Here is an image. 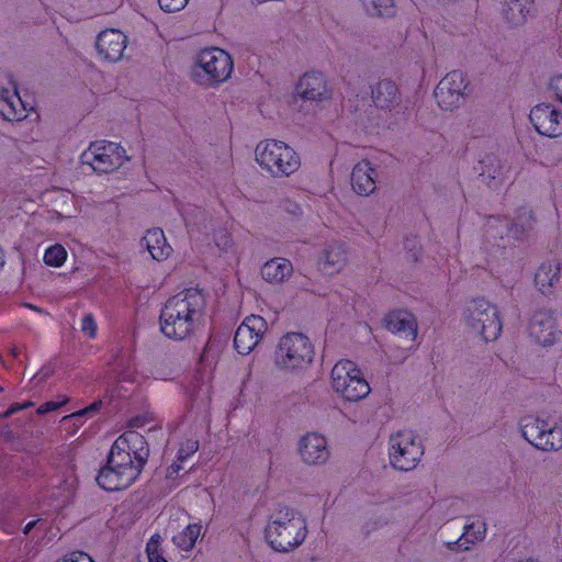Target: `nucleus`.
Instances as JSON below:
<instances>
[{
	"mask_svg": "<svg viewBox=\"0 0 562 562\" xmlns=\"http://www.w3.org/2000/svg\"><path fill=\"white\" fill-rule=\"evenodd\" d=\"M148 456L145 437L135 430L125 431L112 445L106 465L97 476L98 484L106 491L130 487L138 480Z\"/></svg>",
	"mask_w": 562,
	"mask_h": 562,
	"instance_id": "1",
	"label": "nucleus"
},
{
	"mask_svg": "<svg viewBox=\"0 0 562 562\" xmlns=\"http://www.w3.org/2000/svg\"><path fill=\"white\" fill-rule=\"evenodd\" d=\"M205 299L198 289H186L171 296L160 311V330L173 340H183L200 327Z\"/></svg>",
	"mask_w": 562,
	"mask_h": 562,
	"instance_id": "2",
	"label": "nucleus"
},
{
	"mask_svg": "<svg viewBox=\"0 0 562 562\" xmlns=\"http://www.w3.org/2000/svg\"><path fill=\"white\" fill-rule=\"evenodd\" d=\"M307 532L304 516L290 507H281L273 512L265 528V537L269 546L282 553L299 548L305 541Z\"/></svg>",
	"mask_w": 562,
	"mask_h": 562,
	"instance_id": "3",
	"label": "nucleus"
},
{
	"mask_svg": "<svg viewBox=\"0 0 562 562\" xmlns=\"http://www.w3.org/2000/svg\"><path fill=\"white\" fill-rule=\"evenodd\" d=\"M234 70L232 55L223 48L210 46L193 57L190 79L203 89H215L228 81Z\"/></svg>",
	"mask_w": 562,
	"mask_h": 562,
	"instance_id": "4",
	"label": "nucleus"
},
{
	"mask_svg": "<svg viewBox=\"0 0 562 562\" xmlns=\"http://www.w3.org/2000/svg\"><path fill=\"white\" fill-rule=\"evenodd\" d=\"M255 160L272 178L291 177L302 165L300 154L292 146L273 138L257 144Z\"/></svg>",
	"mask_w": 562,
	"mask_h": 562,
	"instance_id": "5",
	"label": "nucleus"
},
{
	"mask_svg": "<svg viewBox=\"0 0 562 562\" xmlns=\"http://www.w3.org/2000/svg\"><path fill=\"white\" fill-rule=\"evenodd\" d=\"M314 358V346L302 333L281 336L273 352L274 368L285 374H296L307 368Z\"/></svg>",
	"mask_w": 562,
	"mask_h": 562,
	"instance_id": "6",
	"label": "nucleus"
},
{
	"mask_svg": "<svg viewBox=\"0 0 562 562\" xmlns=\"http://www.w3.org/2000/svg\"><path fill=\"white\" fill-rule=\"evenodd\" d=\"M462 321L470 333L484 341L496 340L502 333V321L496 305L477 297L468 303Z\"/></svg>",
	"mask_w": 562,
	"mask_h": 562,
	"instance_id": "7",
	"label": "nucleus"
},
{
	"mask_svg": "<svg viewBox=\"0 0 562 562\" xmlns=\"http://www.w3.org/2000/svg\"><path fill=\"white\" fill-rule=\"evenodd\" d=\"M330 384L339 396L349 402L363 400L371 392L361 369L348 359H341L335 363L330 371Z\"/></svg>",
	"mask_w": 562,
	"mask_h": 562,
	"instance_id": "8",
	"label": "nucleus"
},
{
	"mask_svg": "<svg viewBox=\"0 0 562 562\" xmlns=\"http://www.w3.org/2000/svg\"><path fill=\"white\" fill-rule=\"evenodd\" d=\"M519 429L522 438L539 450L551 452L562 449V424L527 415L520 419Z\"/></svg>",
	"mask_w": 562,
	"mask_h": 562,
	"instance_id": "9",
	"label": "nucleus"
},
{
	"mask_svg": "<svg viewBox=\"0 0 562 562\" xmlns=\"http://www.w3.org/2000/svg\"><path fill=\"white\" fill-rule=\"evenodd\" d=\"M387 445L390 463L400 471L415 469L424 456L420 439L411 430H401L391 435Z\"/></svg>",
	"mask_w": 562,
	"mask_h": 562,
	"instance_id": "10",
	"label": "nucleus"
},
{
	"mask_svg": "<svg viewBox=\"0 0 562 562\" xmlns=\"http://www.w3.org/2000/svg\"><path fill=\"white\" fill-rule=\"evenodd\" d=\"M80 160L94 172L109 173L121 168L130 158L126 155V150L120 144L109 140H95L82 151Z\"/></svg>",
	"mask_w": 562,
	"mask_h": 562,
	"instance_id": "11",
	"label": "nucleus"
},
{
	"mask_svg": "<svg viewBox=\"0 0 562 562\" xmlns=\"http://www.w3.org/2000/svg\"><path fill=\"white\" fill-rule=\"evenodd\" d=\"M467 76L460 70L448 72L436 86L435 98L443 111L459 109L465 100L468 90Z\"/></svg>",
	"mask_w": 562,
	"mask_h": 562,
	"instance_id": "12",
	"label": "nucleus"
},
{
	"mask_svg": "<svg viewBox=\"0 0 562 562\" xmlns=\"http://www.w3.org/2000/svg\"><path fill=\"white\" fill-rule=\"evenodd\" d=\"M560 318V315L550 308L536 311L529 323L530 336L541 346L554 345L562 337Z\"/></svg>",
	"mask_w": 562,
	"mask_h": 562,
	"instance_id": "13",
	"label": "nucleus"
},
{
	"mask_svg": "<svg viewBox=\"0 0 562 562\" xmlns=\"http://www.w3.org/2000/svg\"><path fill=\"white\" fill-rule=\"evenodd\" d=\"M349 262V246L339 239L323 244L316 257V267L325 276H336L344 271Z\"/></svg>",
	"mask_w": 562,
	"mask_h": 562,
	"instance_id": "14",
	"label": "nucleus"
},
{
	"mask_svg": "<svg viewBox=\"0 0 562 562\" xmlns=\"http://www.w3.org/2000/svg\"><path fill=\"white\" fill-rule=\"evenodd\" d=\"M267 330L268 324L263 317L254 314L247 316L235 331V349L240 355H249L261 341Z\"/></svg>",
	"mask_w": 562,
	"mask_h": 562,
	"instance_id": "15",
	"label": "nucleus"
},
{
	"mask_svg": "<svg viewBox=\"0 0 562 562\" xmlns=\"http://www.w3.org/2000/svg\"><path fill=\"white\" fill-rule=\"evenodd\" d=\"M529 120L536 132L544 137L562 136V110L551 103H539L529 113Z\"/></svg>",
	"mask_w": 562,
	"mask_h": 562,
	"instance_id": "16",
	"label": "nucleus"
},
{
	"mask_svg": "<svg viewBox=\"0 0 562 562\" xmlns=\"http://www.w3.org/2000/svg\"><path fill=\"white\" fill-rule=\"evenodd\" d=\"M300 460L306 465H323L330 458L327 438L319 432H307L297 441Z\"/></svg>",
	"mask_w": 562,
	"mask_h": 562,
	"instance_id": "17",
	"label": "nucleus"
},
{
	"mask_svg": "<svg viewBox=\"0 0 562 562\" xmlns=\"http://www.w3.org/2000/svg\"><path fill=\"white\" fill-rule=\"evenodd\" d=\"M294 95L304 101L318 103L331 98V89L322 72L308 71L299 79Z\"/></svg>",
	"mask_w": 562,
	"mask_h": 562,
	"instance_id": "18",
	"label": "nucleus"
},
{
	"mask_svg": "<svg viewBox=\"0 0 562 562\" xmlns=\"http://www.w3.org/2000/svg\"><path fill=\"white\" fill-rule=\"evenodd\" d=\"M128 43L127 36L120 30L106 29L99 33L95 48L100 59L116 63L122 59Z\"/></svg>",
	"mask_w": 562,
	"mask_h": 562,
	"instance_id": "19",
	"label": "nucleus"
},
{
	"mask_svg": "<svg viewBox=\"0 0 562 562\" xmlns=\"http://www.w3.org/2000/svg\"><path fill=\"white\" fill-rule=\"evenodd\" d=\"M378 170L373 164L367 159L358 161L350 175V183L353 191L362 196H369L376 190Z\"/></svg>",
	"mask_w": 562,
	"mask_h": 562,
	"instance_id": "20",
	"label": "nucleus"
},
{
	"mask_svg": "<svg viewBox=\"0 0 562 562\" xmlns=\"http://www.w3.org/2000/svg\"><path fill=\"white\" fill-rule=\"evenodd\" d=\"M371 99L376 109L393 112L402 101L397 85L391 79H382L371 88Z\"/></svg>",
	"mask_w": 562,
	"mask_h": 562,
	"instance_id": "21",
	"label": "nucleus"
},
{
	"mask_svg": "<svg viewBox=\"0 0 562 562\" xmlns=\"http://www.w3.org/2000/svg\"><path fill=\"white\" fill-rule=\"evenodd\" d=\"M385 327L389 331L409 340H415L417 337L418 325L416 317L405 310L394 311L387 314L385 317Z\"/></svg>",
	"mask_w": 562,
	"mask_h": 562,
	"instance_id": "22",
	"label": "nucleus"
},
{
	"mask_svg": "<svg viewBox=\"0 0 562 562\" xmlns=\"http://www.w3.org/2000/svg\"><path fill=\"white\" fill-rule=\"evenodd\" d=\"M0 115L8 121H21L26 116V109L14 85L0 90Z\"/></svg>",
	"mask_w": 562,
	"mask_h": 562,
	"instance_id": "23",
	"label": "nucleus"
},
{
	"mask_svg": "<svg viewBox=\"0 0 562 562\" xmlns=\"http://www.w3.org/2000/svg\"><path fill=\"white\" fill-rule=\"evenodd\" d=\"M293 274L292 262L283 257H274L261 267V277L270 284H282Z\"/></svg>",
	"mask_w": 562,
	"mask_h": 562,
	"instance_id": "24",
	"label": "nucleus"
},
{
	"mask_svg": "<svg viewBox=\"0 0 562 562\" xmlns=\"http://www.w3.org/2000/svg\"><path fill=\"white\" fill-rule=\"evenodd\" d=\"M560 263L547 261L539 266L535 273V286L543 295H551L560 281Z\"/></svg>",
	"mask_w": 562,
	"mask_h": 562,
	"instance_id": "25",
	"label": "nucleus"
},
{
	"mask_svg": "<svg viewBox=\"0 0 562 562\" xmlns=\"http://www.w3.org/2000/svg\"><path fill=\"white\" fill-rule=\"evenodd\" d=\"M151 258L161 261L172 252L171 246L167 243L164 231L160 228L148 229L142 239Z\"/></svg>",
	"mask_w": 562,
	"mask_h": 562,
	"instance_id": "26",
	"label": "nucleus"
},
{
	"mask_svg": "<svg viewBox=\"0 0 562 562\" xmlns=\"http://www.w3.org/2000/svg\"><path fill=\"white\" fill-rule=\"evenodd\" d=\"M481 164L482 170L480 175L490 187L495 188L506 180L508 168L497 157L486 156Z\"/></svg>",
	"mask_w": 562,
	"mask_h": 562,
	"instance_id": "27",
	"label": "nucleus"
},
{
	"mask_svg": "<svg viewBox=\"0 0 562 562\" xmlns=\"http://www.w3.org/2000/svg\"><path fill=\"white\" fill-rule=\"evenodd\" d=\"M530 9V0H507L503 8V15L509 25L518 26L526 22Z\"/></svg>",
	"mask_w": 562,
	"mask_h": 562,
	"instance_id": "28",
	"label": "nucleus"
},
{
	"mask_svg": "<svg viewBox=\"0 0 562 562\" xmlns=\"http://www.w3.org/2000/svg\"><path fill=\"white\" fill-rule=\"evenodd\" d=\"M202 529L203 527L200 522L189 524L172 537V542L181 551H191L201 536Z\"/></svg>",
	"mask_w": 562,
	"mask_h": 562,
	"instance_id": "29",
	"label": "nucleus"
},
{
	"mask_svg": "<svg viewBox=\"0 0 562 562\" xmlns=\"http://www.w3.org/2000/svg\"><path fill=\"white\" fill-rule=\"evenodd\" d=\"M485 537V526L483 522H474L465 527L464 532L454 543L460 550H469L472 544L482 541Z\"/></svg>",
	"mask_w": 562,
	"mask_h": 562,
	"instance_id": "30",
	"label": "nucleus"
},
{
	"mask_svg": "<svg viewBox=\"0 0 562 562\" xmlns=\"http://www.w3.org/2000/svg\"><path fill=\"white\" fill-rule=\"evenodd\" d=\"M361 4L371 16L390 18L396 12L394 0H361Z\"/></svg>",
	"mask_w": 562,
	"mask_h": 562,
	"instance_id": "31",
	"label": "nucleus"
},
{
	"mask_svg": "<svg viewBox=\"0 0 562 562\" xmlns=\"http://www.w3.org/2000/svg\"><path fill=\"white\" fill-rule=\"evenodd\" d=\"M67 259V251L64 246L55 244L48 247L44 254V262L50 267H60Z\"/></svg>",
	"mask_w": 562,
	"mask_h": 562,
	"instance_id": "32",
	"label": "nucleus"
},
{
	"mask_svg": "<svg viewBox=\"0 0 562 562\" xmlns=\"http://www.w3.org/2000/svg\"><path fill=\"white\" fill-rule=\"evenodd\" d=\"M59 475L61 482L59 487L65 492L70 493L77 484L76 467L71 461H68L64 468H59Z\"/></svg>",
	"mask_w": 562,
	"mask_h": 562,
	"instance_id": "33",
	"label": "nucleus"
},
{
	"mask_svg": "<svg viewBox=\"0 0 562 562\" xmlns=\"http://www.w3.org/2000/svg\"><path fill=\"white\" fill-rule=\"evenodd\" d=\"M146 553L148 562H168L161 549V538L159 535H154L146 544Z\"/></svg>",
	"mask_w": 562,
	"mask_h": 562,
	"instance_id": "34",
	"label": "nucleus"
},
{
	"mask_svg": "<svg viewBox=\"0 0 562 562\" xmlns=\"http://www.w3.org/2000/svg\"><path fill=\"white\" fill-rule=\"evenodd\" d=\"M80 330L89 338H94L97 336L98 326L91 313H87L82 317Z\"/></svg>",
	"mask_w": 562,
	"mask_h": 562,
	"instance_id": "35",
	"label": "nucleus"
},
{
	"mask_svg": "<svg viewBox=\"0 0 562 562\" xmlns=\"http://www.w3.org/2000/svg\"><path fill=\"white\" fill-rule=\"evenodd\" d=\"M199 449V443L196 440L189 439L186 440L179 448L177 457L178 461H184L189 457H191L193 453H195Z\"/></svg>",
	"mask_w": 562,
	"mask_h": 562,
	"instance_id": "36",
	"label": "nucleus"
},
{
	"mask_svg": "<svg viewBox=\"0 0 562 562\" xmlns=\"http://www.w3.org/2000/svg\"><path fill=\"white\" fill-rule=\"evenodd\" d=\"M159 7L165 12H178L187 7L189 0H158Z\"/></svg>",
	"mask_w": 562,
	"mask_h": 562,
	"instance_id": "37",
	"label": "nucleus"
},
{
	"mask_svg": "<svg viewBox=\"0 0 562 562\" xmlns=\"http://www.w3.org/2000/svg\"><path fill=\"white\" fill-rule=\"evenodd\" d=\"M215 244L217 248L224 252H228L234 245L232 236L225 231H220L216 233Z\"/></svg>",
	"mask_w": 562,
	"mask_h": 562,
	"instance_id": "38",
	"label": "nucleus"
},
{
	"mask_svg": "<svg viewBox=\"0 0 562 562\" xmlns=\"http://www.w3.org/2000/svg\"><path fill=\"white\" fill-rule=\"evenodd\" d=\"M68 402L67 396H60L59 401H50L42 404L37 408V413L43 415L49 412H54L58 409L60 406L65 405Z\"/></svg>",
	"mask_w": 562,
	"mask_h": 562,
	"instance_id": "39",
	"label": "nucleus"
},
{
	"mask_svg": "<svg viewBox=\"0 0 562 562\" xmlns=\"http://www.w3.org/2000/svg\"><path fill=\"white\" fill-rule=\"evenodd\" d=\"M57 562H93V560L82 551H75L59 559Z\"/></svg>",
	"mask_w": 562,
	"mask_h": 562,
	"instance_id": "40",
	"label": "nucleus"
},
{
	"mask_svg": "<svg viewBox=\"0 0 562 562\" xmlns=\"http://www.w3.org/2000/svg\"><path fill=\"white\" fill-rule=\"evenodd\" d=\"M549 89L553 95L562 103V76L551 78Z\"/></svg>",
	"mask_w": 562,
	"mask_h": 562,
	"instance_id": "41",
	"label": "nucleus"
},
{
	"mask_svg": "<svg viewBox=\"0 0 562 562\" xmlns=\"http://www.w3.org/2000/svg\"><path fill=\"white\" fill-rule=\"evenodd\" d=\"M100 406H101V402H95L92 405L86 407L85 409L79 411V412L70 415L69 417H76L77 418V417H81V416L88 415L90 413H93V412L98 411L100 408Z\"/></svg>",
	"mask_w": 562,
	"mask_h": 562,
	"instance_id": "42",
	"label": "nucleus"
},
{
	"mask_svg": "<svg viewBox=\"0 0 562 562\" xmlns=\"http://www.w3.org/2000/svg\"><path fill=\"white\" fill-rule=\"evenodd\" d=\"M183 461H178V459L168 468L167 470V476L172 479L173 475L178 474L179 471L182 469V463Z\"/></svg>",
	"mask_w": 562,
	"mask_h": 562,
	"instance_id": "43",
	"label": "nucleus"
},
{
	"mask_svg": "<svg viewBox=\"0 0 562 562\" xmlns=\"http://www.w3.org/2000/svg\"><path fill=\"white\" fill-rule=\"evenodd\" d=\"M23 409V406H21V404L19 403H15V404H12L5 412H3L0 417L2 418H8L10 417L11 415L20 412Z\"/></svg>",
	"mask_w": 562,
	"mask_h": 562,
	"instance_id": "44",
	"label": "nucleus"
},
{
	"mask_svg": "<svg viewBox=\"0 0 562 562\" xmlns=\"http://www.w3.org/2000/svg\"><path fill=\"white\" fill-rule=\"evenodd\" d=\"M5 265V254L4 250L0 247V271L3 269Z\"/></svg>",
	"mask_w": 562,
	"mask_h": 562,
	"instance_id": "45",
	"label": "nucleus"
},
{
	"mask_svg": "<svg viewBox=\"0 0 562 562\" xmlns=\"http://www.w3.org/2000/svg\"><path fill=\"white\" fill-rule=\"evenodd\" d=\"M36 521H30L26 524V526L24 527V533H29L35 526Z\"/></svg>",
	"mask_w": 562,
	"mask_h": 562,
	"instance_id": "46",
	"label": "nucleus"
},
{
	"mask_svg": "<svg viewBox=\"0 0 562 562\" xmlns=\"http://www.w3.org/2000/svg\"><path fill=\"white\" fill-rule=\"evenodd\" d=\"M32 405H33L32 402H25V403L21 404V406H23V409L31 407Z\"/></svg>",
	"mask_w": 562,
	"mask_h": 562,
	"instance_id": "47",
	"label": "nucleus"
},
{
	"mask_svg": "<svg viewBox=\"0 0 562 562\" xmlns=\"http://www.w3.org/2000/svg\"><path fill=\"white\" fill-rule=\"evenodd\" d=\"M12 353H13L14 356H16V355H18V350H16V349H13V350H12Z\"/></svg>",
	"mask_w": 562,
	"mask_h": 562,
	"instance_id": "48",
	"label": "nucleus"
},
{
	"mask_svg": "<svg viewBox=\"0 0 562 562\" xmlns=\"http://www.w3.org/2000/svg\"><path fill=\"white\" fill-rule=\"evenodd\" d=\"M3 391V389L0 386V392Z\"/></svg>",
	"mask_w": 562,
	"mask_h": 562,
	"instance_id": "49",
	"label": "nucleus"
}]
</instances>
